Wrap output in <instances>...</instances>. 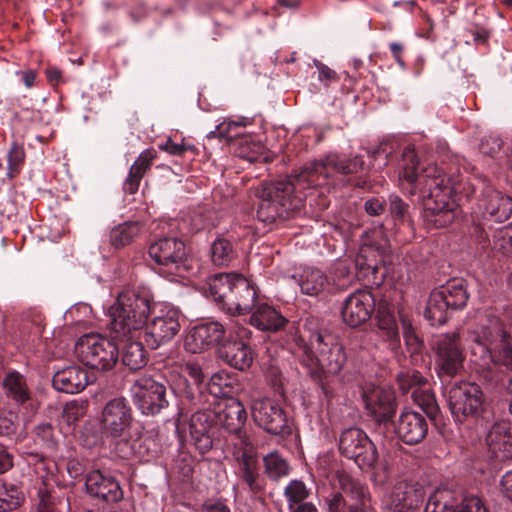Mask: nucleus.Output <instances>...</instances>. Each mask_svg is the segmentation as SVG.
Returning a JSON list of instances; mask_svg holds the SVG:
<instances>
[{"label": "nucleus", "instance_id": "32", "mask_svg": "<svg viewBox=\"0 0 512 512\" xmlns=\"http://www.w3.org/2000/svg\"><path fill=\"white\" fill-rule=\"evenodd\" d=\"M421 501V495L418 491L406 482H399L394 486L387 496V502L396 510L402 512L404 509H410L417 506Z\"/></svg>", "mask_w": 512, "mask_h": 512}, {"label": "nucleus", "instance_id": "1", "mask_svg": "<svg viewBox=\"0 0 512 512\" xmlns=\"http://www.w3.org/2000/svg\"><path fill=\"white\" fill-rule=\"evenodd\" d=\"M465 159L458 155H445L440 165L429 159L420 161L414 147L407 146L399 163V180L412 195H418L422 204V219L427 229H440L450 225L457 216L463 198L467 201L476 188L464 182L460 167Z\"/></svg>", "mask_w": 512, "mask_h": 512}, {"label": "nucleus", "instance_id": "52", "mask_svg": "<svg viewBox=\"0 0 512 512\" xmlns=\"http://www.w3.org/2000/svg\"><path fill=\"white\" fill-rule=\"evenodd\" d=\"M228 384L226 383V379L223 378L220 374H214L210 377L208 383V389L210 393L214 395L227 396L228 392L224 390Z\"/></svg>", "mask_w": 512, "mask_h": 512}, {"label": "nucleus", "instance_id": "11", "mask_svg": "<svg viewBox=\"0 0 512 512\" xmlns=\"http://www.w3.org/2000/svg\"><path fill=\"white\" fill-rule=\"evenodd\" d=\"M436 371L442 383L464 372L465 353L457 332L441 335L434 344Z\"/></svg>", "mask_w": 512, "mask_h": 512}, {"label": "nucleus", "instance_id": "22", "mask_svg": "<svg viewBox=\"0 0 512 512\" xmlns=\"http://www.w3.org/2000/svg\"><path fill=\"white\" fill-rule=\"evenodd\" d=\"M362 399L370 416H394L396 412V397L390 388L366 384Z\"/></svg>", "mask_w": 512, "mask_h": 512}, {"label": "nucleus", "instance_id": "55", "mask_svg": "<svg viewBox=\"0 0 512 512\" xmlns=\"http://www.w3.org/2000/svg\"><path fill=\"white\" fill-rule=\"evenodd\" d=\"M23 320L30 322L32 325L40 329L44 322V315L37 308H29L23 313Z\"/></svg>", "mask_w": 512, "mask_h": 512}, {"label": "nucleus", "instance_id": "56", "mask_svg": "<svg viewBox=\"0 0 512 512\" xmlns=\"http://www.w3.org/2000/svg\"><path fill=\"white\" fill-rule=\"evenodd\" d=\"M390 52L392 54V57L396 61V63L401 67L402 69L406 68V63L402 58V55L404 53L405 47L402 43L399 42H392L389 45Z\"/></svg>", "mask_w": 512, "mask_h": 512}, {"label": "nucleus", "instance_id": "35", "mask_svg": "<svg viewBox=\"0 0 512 512\" xmlns=\"http://www.w3.org/2000/svg\"><path fill=\"white\" fill-rule=\"evenodd\" d=\"M239 475L241 479L248 485L249 489L255 493L261 489L258 482L259 478V461L257 455L251 450L244 451L238 459Z\"/></svg>", "mask_w": 512, "mask_h": 512}, {"label": "nucleus", "instance_id": "49", "mask_svg": "<svg viewBox=\"0 0 512 512\" xmlns=\"http://www.w3.org/2000/svg\"><path fill=\"white\" fill-rule=\"evenodd\" d=\"M366 249H362L359 256L356 259V265L360 268L363 276L369 277L372 276L374 279L377 278V274L380 270V265L377 261H369L366 258Z\"/></svg>", "mask_w": 512, "mask_h": 512}, {"label": "nucleus", "instance_id": "2", "mask_svg": "<svg viewBox=\"0 0 512 512\" xmlns=\"http://www.w3.org/2000/svg\"><path fill=\"white\" fill-rule=\"evenodd\" d=\"M364 170L366 165L360 155L347 158L328 154L324 159L306 165L295 176L265 184L259 194L257 218L272 224L300 215L306 198L302 190L306 187L321 185V178L326 180L336 174L354 175Z\"/></svg>", "mask_w": 512, "mask_h": 512}, {"label": "nucleus", "instance_id": "14", "mask_svg": "<svg viewBox=\"0 0 512 512\" xmlns=\"http://www.w3.org/2000/svg\"><path fill=\"white\" fill-rule=\"evenodd\" d=\"M448 404L453 416H479L484 412L483 392L472 382L455 383L448 392Z\"/></svg>", "mask_w": 512, "mask_h": 512}, {"label": "nucleus", "instance_id": "5", "mask_svg": "<svg viewBox=\"0 0 512 512\" xmlns=\"http://www.w3.org/2000/svg\"><path fill=\"white\" fill-rule=\"evenodd\" d=\"M150 291L143 287L122 291L109 308L110 330L117 337L142 335L148 316L153 310Z\"/></svg>", "mask_w": 512, "mask_h": 512}, {"label": "nucleus", "instance_id": "62", "mask_svg": "<svg viewBox=\"0 0 512 512\" xmlns=\"http://www.w3.org/2000/svg\"><path fill=\"white\" fill-rule=\"evenodd\" d=\"M18 74L22 75V80L26 88L30 89L34 86L37 77V74L34 70L18 72Z\"/></svg>", "mask_w": 512, "mask_h": 512}, {"label": "nucleus", "instance_id": "47", "mask_svg": "<svg viewBox=\"0 0 512 512\" xmlns=\"http://www.w3.org/2000/svg\"><path fill=\"white\" fill-rule=\"evenodd\" d=\"M367 152L372 161L378 162L380 159L383 160L382 162L378 163V167L382 168L387 166L392 158L393 145L390 142H382Z\"/></svg>", "mask_w": 512, "mask_h": 512}, {"label": "nucleus", "instance_id": "25", "mask_svg": "<svg viewBox=\"0 0 512 512\" xmlns=\"http://www.w3.org/2000/svg\"><path fill=\"white\" fill-rule=\"evenodd\" d=\"M486 442L497 460L512 459V423L501 419L488 432Z\"/></svg>", "mask_w": 512, "mask_h": 512}, {"label": "nucleus", "instance_id": "15", "mask_svg": "<svg viewBox=\"0 0 512 512\" xmlns=\"http://www.w3.org/2000/svg\"><path fill=\"white\" fill-rule=\"evenodd\" d=\"M399 389L403 393L412 390V400L424 413L425 416H436L439 406L435 395L428 387L427 380L416 370L402 371L397 375Z\"/></svg>", "mask_w": 512, "mask_h": 512}, {"label": "nucleus", "instance_id": "30", "mask_svg": "<svg viewBox=\"0 0 512 512\" xmlns=\"http://www.w3.org/2000/svg\"><path fill=\"white\" fill-rule=\"evenodd\" d=\"M297 281L301 292L308 296L321 295L331 287L329 277L322 270L314 267L303 268Z\"/></svg>", "mask_w": 512, "mask_h": 512}, {"label": "nucleus", "instance_id": "17", "mask_svg": "<svg viewBox=\"0 0 512 512\" xmlns=\"http://www.w3.org/2000/svg\"><path fill=\"white\" fill-rule=\"evenodd\" d=\"M139 391L135 394L134 405L138 411L146 416H154L168 406L166 388L159 381L150 376H141L135 380Z\"/></svg>", "mask_w": 512, "mask_h": 512}, {"label": "nucleus", "instance_id": "21", "mask_svg": "<svg viewBox=\"0 0 512 512\" xmlns=\"http://www.w3.org/2000/svg\"><path fill=\"white\" fill-rule=\"evenodd\" d=\"M226 335L224 326L217 321H208L194 326L185 338V349L193 354L223 343Z\"/></svg>", "mask_w": 512, "mask_h": 512}, {"label": "nucleus", "instance_id": "61", "mask_svg": "<svg viewBox=\"0 0 512 512\" xmlns=\"http://www.w3.org/2000/svg\"><path fill=\"white\" fill-rule=\"evenodd\" d=\"M12 465L11 456L2 447H0V473L8 471Z\"/></svg>", "mask_w": 512, "mask_h": 512}, {"label": "nucleus", "instance_id": "8", "mask_svg": "<svg viewBox=\"0 0 512 512\" xmlns=\"http://www.w3.org/2000/svg\"><path fill=\"white\" fill-rule=\"evenodd\" d=\"M75 353L80 362L97 371H110L119 360V347L111 333V339L100 334H86L78 339Z\"/></svg>", "mask_w": 512, "mask_h": 512}, {"label": "nucleus", "instance_id": "33", "mask_svg": "<svg viewBox=\"0 0 512 512\" xmlns=\"http://www.w3.org/2000/svg\"><path fill=\"white\" fill-rule=\"evenodd\" d=\"M394 426L399 438L407 444L420 442L428 430L425 418H398Z\"/></svg>", "mask_w": 512, "mask_h": 512}, {"label": "nucleus", "instance_id": "48", "mask_svg": "<svg viewBox=\"0 0 512 512\" xmlns=\"http://www.w3.org/2000/svg\"><path fill=\"white\" fill-rule=\"evenodd\" d=\"M24 150L23 148L14 143L8 152V175L13 177L20 170L24 162Z\"/></svg>", "mask_w": 512, "mask_h": 512}, {"label": "nucleus", "instance_id": "44", "mask_svg": "<svg viewBox=\"0 0 512 512\" xmlns=\"http://www.w3.org/2000/svg\"><path fill=\"white\" fill-rule=\"evenodd\" d=\"M389 214L395 225L404 224L409 218V205L398 195L388 197Z\"/></svg>", "mask_w": 512, "mask_h": 512}, {"label": "nucleus", "instance_id": "39", "mask_svg": "<svg viewBox=\"0 0 512 512\" xmlns=\"http://www.w3.org/2000/svg\"><path fill=\"white\" fill-rule=\"evenodd\" d=\"M264 376L279 398L285 400L287 379L276 360L270 359L264 364Z\"/></svg>", "mask_w": 512, "mask_h": 512}, {"label": "nucleus", "instance_id": "13", "mask_svg": "<svg viewBox=\"0 0 512 512\" xmlns=\"http://www.w3.org/2000/svg\"><path fill=\"white\" fill-rule=\"evenodd\" d=\"M512 215V197L490 186L485 187L472 211V218L479 221L503 223Z\"/></svg>", "mask_w": 512, "mask_h": 512}, {"label": "nucleus", "instance_id": "9", "mask_svg": "<svg viewBox=\"0 0 512 512\" xmlns=\"http://www.w3.org/2000/svg\"><path fill=\"white\" fill-rule=\"evenodd\" d=\"M157 271L164 277H186L190 270L185 243L176 237H164L153 242L148 249Z\"/></svg>", "mask_w": 512, "mask_h": 512}, {"label": "nucleus", "instance_id": "64", "mask_svg": "<svg viewBox=\"0 0 512 512\" xmlns=\"http://www.w3.org/2000/svg\"><path fill=\"white\" fill-rule=\"evenodd\" d=\"M289 512H318L316 506L311 502H305L290 509Z\"/></svg>", "mask_w": 512, "mask_h": 512}, {"label": "nucleus", "instance_id": "36", "mask_svg": "<svg viewBox=\"0 0 512 512\" xmlns=\"http://www.w3.org/2000/svg\"><path fill=\"white\" fill-rule=\"evenodd\" d=\"M141 226L139 222L127 221L114 226L109 232V243L114 249H121L130 245L139 235Z\"/></svg>", "mask_w": 512, "mask_h": 512}, {"label": "nucleus", "instance_id": "27", "mask_svg": "<svg viewBox=\"0 0 512 512\" xmlns=\"http://www.w3.org/2000/svg\"><path fill=\"white\" fill-rule=\"evenodd\" d=\"M249 323L258 330L275 333L284 330L289 325V320L273 306L262 303L253 307Z\"/></svg>", "mask_w": 512, "mask_h": 512}, {"label": "nucleus", "instance_id": "10", "mask_svg": "<svg viewBox=\"0 0 512 512\" xmlns=\"http://www.w3.org/2000/svg\"><path fill=\"white\" fill-rule=\"evenodd\" d=\"M151 315V320L142 329V335L147 347L154 350L178 334L181 312L170 305L153 304Z\"/></svg>", "mask_w": 512, "mask_h": 512}, {"label": "nucleus", "instance_id": "29", "mask_svg": "<svg viewBox=\"0 0 512 512\" xmlns=\"http://www.w3.org/2000/svg\"><path fill=\"white\" fill-rule=\"evenodd\" d=\"M90 382L88 372L77 365L57 371L52 379L53 387L56 390L69 394L82 391Z\"/></svg>", "mask_w": 512, "mask_h": 512}, {"label": "nucleus", "instance_id": "4", "mask_svg": "<svg viewBox=\"0 0 512 512\" xmlns=\"http://www.w3.org/2000/svg\"><path fill=\"white\" fill-rule=\"evenodd\" d=\"M471 354L488 381H498L495 371H512V337L503 321L486 314L470 331Z\"/></svg>", "mask_w": 512, "mask_h": 512}, {"label": "nucleus", "instance_id": "34", "mask_svg": "<svg viewBox=\"0 0 512 512\" xmlns=\"http://www.w3.org/2000/svg\"><path fill=\"white\" fill-rule=\"evenodd\" d=\"M210 257L212 263L216 266H229L237 257L234 241L226 235H218L211 242Z\"/></svg>", "mask_w": 512, "mask_h": 512}, {"label": "nucleus", "instance_id": "38", "mask_svg": "<svg viewBox=\"0 0 512 512\" xmlns=\"http://www.w3.org/2000/svg\"><path fill=\"white\" fill-rule=\"evenodd\" d=\"M473 219V223L469 228V237L476 250L481 254H488L491 248V240L488 235V230H492V224L486 221H479Z\"/></svg>", "mask_w": 512, "mask_h": 512}, {"label": "nucleus", "instance_id": "51", "mask_svg": "<svg viewBox=\"0 0 512 512\" xmlns=\"http://www.w3.org/2000/svg\"><path fill=\"white\" fill-rule=\"evenodd\" d=\"M447 512H487V509L480 498L472 496L465 498L456 509Z\"/></svg>", "mask_w": 512, "mask_h": 512}, {"label": "nucleus", "instance_id": "60", "mask_svg": "<svg viewBox=\"0 0 512 512\" xmlns=\"http://www.w3.org/2000/svg\"><path fill=\"white\" fill-rule=\"evenodd\" d=\"M229 128H230V124L226 125L225 123H221L218 126H216L215 130L211 131L208 134V137L229 138V137H231L229 135Z\"/></svg>", "mask_w": 512, "mask_h": 512}, {"label": "nucleus", "instance_id": "59", "mask_svg": "<svg viewBox=\"0 0 512 512\" xmlns=\"http://www.w3.org/2000/svg\"><path fill=\"white\" fill-rule=\"evenodd\" d=\"M501 486L505 496L512 502V470L502 477Z\"/></svg>", "mask_w": 512, "mask_h": 512}, {"label": "nucleus", "instance_id": "23", "mask_svg": "<svg viewBox=\"0 0 512 512\" xmlns=\"http://www.w3.org/2000/svg\"><path fill=\"white\" fill-rule=\"evenodd\" d=\"M183 372V375L174 376L169 385L177 397L192 401L197 392H202L201 386L206 376L197 363H187Z\"/></svg>", "mask_w": 512, "mask_h": 512}, {"label": "nucleus", "instance_id": "50", "mask_svg": "<svg viewBox=\"0 0 512 512\" xmlns=\"http://www.w3.org/2000/svg\"><path fill=\"white\" fill-rule=\"evenodd\" d=\"M387 201L382 197L372 196L365 200L364 210L369 216H380L386 211Z\"/></svg>", "mask_w": 512, "mask_h": 512}, {"label": "nucleus", "instance_id": "12", "mask_svg": "<svg viewBox=\"0 0 512 512\" xmlns=\"http://www.w3.org/2000/svg\"><path fill=\"white\" fill-rule=\"evenodd\" d=\"M335 487L340 492L327 499L328 512H363L369 504L367 488L350 475L339 472L336 475Z\"/></svg>", "mask_w": 512, "mask_h": 512}, {"label": "nucleus", "instance_id": "6", "mask_svg": "<svg viewBox=\"0 0 512 512\" xmlns=\"http://www.w3.org/2000/svg\"><path fill=\"white\" fill-rule=\"evenodd\" d=\"M208 292L218 307L231 315H246L256 304L254 284L239 274L213 275L208 281Z\"/></svg>", "mask_w": 512, "mask_h": 512}, {"label": "nucleus", "instance_id": "46", "mask_svg": "<svg viewBox=\"0 0 512 512\" xmlns=\"http://www.w3.org/2000/svg\"><path fill=\"white\" fill-rule=\"evenodd\" d=\"M132 409L129 402L123 398H114L104 407L102 416H131Z\"/></svg>", "mask_w": 512, "mask_h": 512}, {"label": "nucleus", "instance_id": "40", "mask_svg": "<svg viewBox=\"0 0 512 512\" xmlns=\"http://www.w3.org/2000/svg\"><path fill=\"white\" fill-rule=\"evenodd\" d=\"M285 400H275L271 398H262L255 400L252 404V414L256 416H287V411L283 408L282 402Z\"/></svg>", "mask_w": 512, "mask_h": 512}, {"label": "nucleus", "instance_id": "37", "mask_svg": "<svg viewBox=\"0 0 512 512\" xmlns=\"http://www.w3.org/2000/svg\"><path fill=\"white\" fill-rule=\"evenodd\" d=\"M399 320L402 325L403 338L408 351L411 354H418L423 349V342L416 332L408 311L404 308L398 309Z\"/></svg>", "mask_w": 512, "mask_h": 512}, {"label": "nucleus", "instance_id": "53", "mask_svg": "<svg viewBox=\"0 0 512 512\" xmlns=\"http://www.w3.org/2000/svg\"><path fill=\"white\" fill-rule=\"evenodd\" d=\"M501 145L502 143L499 138L489 137L482 139L479 149L481 153L493 157L500 151Z\"/></svg>", "mask_w": 512, "mask_h": 512}, {"label": "nucleus", "instance_id": "54", "mask_svg": "<svg viewBox=\"0 0 512 512\" xmlns=\"http://www.w3.org/2000/svg\"><path fill=\"white\" fill-rule=\"evenodd\" d=\"M190 426V430H191V434L193 435V437L195 438V444L197 446V448L202 452V453H205L207 452L208 450L211 449L212 447V440L211 438L206 435L205 433H202L200 436H197V431L194 430V427H195V423H194V418H191V422L189 424Z\"/></svg>", "mask_w": 512, "mask_h": 512}, {"label": "nucleus", "instance_id": "24", "mask_svg": "<svg viewBox=\"0 0 512 512\" xmlns=\"http://www.w3.org/2000/svg\"><path fill=\"white\" fill-rule=\"evenodd\" d=\"M374 312L378 336L388 343L392 351H397L400 347V334L393 305L381 300Z\"/></svg>", "mask_w": 512, "mask_h": 512}, {"label": "nucleus", "instance_id": "57", "mask_svg": "<svg viewBox=\"0 0 512 512\" xmlns=\"http://www.w3.org/2000/svg\"><path fill=\"white\" fill-rule=\"evenodd\" d=\"M228 402L229 404H227L226 406L229 407L230 409H233V411L217 412L215 413V416H221L223 414V416L228 417L231 416L232 414H235L236 416H243V414H245L244 407L238 400L230 398L228 399Z\"/></svg>", "mask_w": 512, "mask_h": 512}, {"label": "nucleus", "instance_id": "28", "mask_svg": "<svg viewBox=\"0 0 512 512\" xmlns=\"http://www.w3.org/2000/svg\"><path fill=\"white\" fill-rule=\"evenodd\" d=\"M86 489L92 496L106 502H117L123 497L119 483L98 470L92 471L87 476Z\"/></svg>", "mask_w": 512, "mask_h": 512}, {"label": "nucleus", "instance_id": "20", "mask_svg": "<svg viewBox=\"0 0 512 512\" xmlns=\"http://www.w3.org/2000/svg\"><path fill=\"white\" fill-rule=\"evenodd\" d=\"M376 305V299L370 291H356L345 299L341 310L342 319L352 328L359 327L371 318Z\"/></svg>", "mask_w": 512, "mask_h": 512}, {"label": "nucleus", "instance_id": "19", "mask_svg": "<svg viewBox=\"0 0 512 512\" xmlns=\"http://www.w3.org/2000/svg\"><path fill=\"white\" fill-rule=\"evenodd\" d=\"M2 383L7 397L19 407L20 413L27 416L38 413L39 402L30 392L22 374L15 370L9 371Z\"/></svg>", "mask_w": 512, "mask_h": 512}, {"label": "nucleus", "instance_id": "63", "mask_svg": "<svg viewBox=\"0 0 512 512\" xmlns=\"http://www.w3.org/2000/svg\"><path fill=\"white\" fill-rule=\"evenodd\" d=\"M46 77L50 83L58 84L62 78V73L56 67H49L46 69Z\"/></svg>", "mask_w": 512, "mask_h": 512}, {"label": "nucleus", "instance_id": "42", "mask_svg": "<svg viewBox=\"0 0 512 512\" xmlns=\"http://www.w3.org/2000/svg\"><path fill=\"white\" fill-rule=\"evenodd\" d=\"M310 491L300 480H291L284 489V496L288 503V510L293 509L309 497Z\"/></svg>", "mask_w": 512, "mask_h": 512}, {"label": "nucleus", "instance_id": "18", "mask_svg": "<svg viewBox=\"0 0 512 512\" xmlns=\"http://www.w3.org/2000/svg\"><path fill=\"white\" fill-rule=\"evenodd\" d=\"M236 340L228 341L223 344L220 349L221 358L231 367L245 371L251 367L255 359V352L253 351L248 340L252 332L246 327H239L236 330Z\"/></svg>", "mask_w": 512, "mask_h": 512}, {"label": "nucleus", "instance_id": "43", "mask_svg": "<svg viewBox=\"0 0 512 512\" xmlns=\"http://www.w3.org/2000/svg\"><path fill=\"white\" fill-rule=\"evenodd\" d=\"M512 229L504 226L496 229L491 241V250L498 251L504 255L512 254Z\"/></svg>", "mask_w": 512, "mask_h": 512}, {"label": "nucleus", "instance_id": "3", "mask_svg": "<svg viewBox=\"0 0 512 512\" xmlns=\"http://www.w3.org/2000/svg\"><path fill=\"white\" fill-rule=\"evenodd\" d=\"M293 343L292 353L327 394L322 383L324 369L330 374H338L342 370L347 360L343 346L332 334L319 329L317 320L313 318L306 320L303 332L293 338Z\"/></svg>", "mask_w": 512, "mask_h": 512}, {"label": "nucleus", "instance_id": "58", "mask_svg": "<svg viewBox=\"0 0 512 512\" xmlns=\"http://www.w3.org/2000/svg\"><path fill=\"white\" fill-rule=\"evenodd\" d=\"M315 64L319 72L318 79L320 81H331L336 79V72L334 70L318 61H316Z\"/></svg>", "mask_w": 512, "mask_h": 512}, {"label": "nucleus", "instance_id": "7", "mask_svg": "<svg viewBox=\"0 0 512 512\" xmlns=\"http://www.w3.org/2000/svg\"><path fill=\"white\" fill-rule=\"evenodd\" d=\"M469 299L467 282L453 278L433 289L429 295L424 317L432 325H443L451 314L466 307Z\"/></svg>", "mask_w": 512, "mask_h": 512}, {"label": "nucleus", "instance_id": "26", "mask_svg": "<svg viewBox=\"0 0 512 512\" xmlns=\"http://www.w3.org/2000/svg\"><path fill=\"white\" fill-rule=\"evenodd\" d=\"M121 353L122 364L131 371L143 368L147 363V355L144 349L145 341L143 335L137 337H117L113 334Z\"/></svg>", "mask_w": 512, "mask_h": 512}, {"label": "nucleus", "instance_id": "16", "mask_svg": "<svg viewBox=\"0 0 512 512\" xmlns=\"http://www.w3.org/2000/svg\"><path fill=\"white\" fill-rule=\"evenodd\" d=\"M340 450L347 458L353 459L362 469L371 467L376 459V448L368 436L358 428L345 430L339 443Z\"/></svg>", "mask_w": 512, "mask_h": 512}, {"label": "nucleus", "instance_id": "41", "mask_svg": "<svg viewBox=\"0 0 512 512\" xmlns=\"http://www.w3.org/2000/svg\"><path fill=\"white\" fill-rule=\"evenodd\" d=\"M265 473L271 479H279L287 476L290 471L289 464L277 452H272L264 457Z\"/></svg>", "mask_w": 512, "mask_h": 512}, {"label": "nucleus", "instance_id": "31", "mask_svg": "<svg viewBox=\"0 0 512 512\" xmlns=\"http://www.w3.org/2000/svg\"><path fill=\"white\" fill-rule=\"evenodd\" d=\"M155 158L156 151L153 149H147L138 156L123 183L125 193L134 194L138 191L141 180L146 172L150 170Z\"/></svg>", "mask_w": 512, "mask_h": 512}, {"label": "nucleus", "instance_id": "45", "mask_svg": "<svg viewBox=\"0 0 512 512\" xmlns=\"http://www.w3.org/2000/svg\"><path fill=\"white\" fill-rule=\"evenodd\" d=\"M22 501V497L18 490L14 487L8 488L0 485V511H10L16 509Z\"/></svg>", "mask_w": 512, "mask_h": 512}]
</instances>
